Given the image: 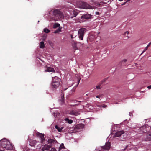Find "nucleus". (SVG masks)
Listing matches in <instances>:
<instances>
[{
  "instance_id": "nucleus-1",
  "label": "nucleus",
  "mask_w": 151,
  "mask_h": 151,
  "mask_svg": "<svg viewBox=\"0 0 151 151\" xmlns=\"http://www.w3.org/2000/svg\"><path fill=\"white\" fill-rule=\"evenodd\" d=\"M47 15L46 17L49 21H58L63 19L64 17L61 10L56 8H52L48 10Z\"/></svg>"
},
{
  "instance_id": "nucleus-2",
  "label": "nucleus",
  "mask_w": 151,
  "mask_h": 151,
  "mask_svg": "<svg viewBox=\"0 0 151 151\" xmlns=\"http://www.w3.org/2000/svg\"><path fill=\"white\" fill-rule=\"evenodd\" d=\"M0 147L6 150H12L14 148L12 144L6 138L0 140Z\"/></svg>"
},
{
  "instance_id": "nucleus-3",
  "label": "nucleus",
  "mask_w": 151,
  "mask_h": 151,
  "mask_svg": "<svg viewBox=\"0 0 151 151\" xmlns=\"http://www.w3.org/2000/svg\"><path fill=\"white\" fill-rule=\"evenodd\" d=\"M92 4L95 6H92L86 3L81 2H79V4L78 5V8H82L86 9H93L96 8L97 7L96 6L100 5L99 2L96 1H93Z\"/></svg>"
},
{
  "instance_id": "nucleus-4",
  "label": "nucleus",
  "mask_w": 151,
  "mask_h": 151,
  "mask_svg": "<svg viewBox=\"0 0 151 151\" xmlns=\"http://www.w3.org/2000/svg\"><path fill=\"white\" fill-rule=\"evenodd\" d=\"M137 124H133L132 128H134V131L137 133H145L148 130L149 126L145 124L139 127L137 126Z\"/></svg>"
},
{
  "instance_id": "nucleus-5",
  "label": "nucleus",
  "mask_w": 151,
  "mask_h": 151,
  "mask_svg": "<svg viewBox=\"0 0 151 151\" xmlns=\"http://www.w3.org/2000/svg\"><path fill=\"white\" fill-rule=\"evenodd\" d=\"M60 84V79L56 76L52 77V82L51 83L52 88H56L58 87Z\"/></svg>"
},
{
  "instance_id": "nucleus-6",
  "label": "nucleus",
  "mask_w": 151,
  "mask_h": 151,
  "mask_svg": "<svg viewBox=\"0 0 151 151\" xmlns=\"http://www.w3.org/2000/svg\"><path fill=\"white\" fill-rule=\"evenodd\" d=\"M120 137L123 139H124L127 137L126 134L123 131H118L114 135L113 137Z\"/></svg>"
},
{
  "instance_id": "nucleus-7",
  "label": "nucleus",
  "mask_w": 151,
  "mask_h": 151,
  "mask_svg": "<svg viewBox=\"0 0 151 151\" xmlns=\"http://www.w3.org/2000/svg\"><path fill=\"white\" fill-rule=\"evenodd\" d=\"M86 29L85 28H82L79 29L78 32V37L81 40H83V37Z\"/></svg>"
},
{
  "instance_id": "nucleus-8",
  "label": "nucleus",
  "mask_w": 151,
  "mask_h": 151,
  "mask_svg": "<svg viewBox=\"0 0 151 151\" xmlns=\"http://www.w3.org/2000/svg\"><path fill=\"white\" fill-rule=\"evenodd\" d=\"M137 148L136 147L130 144L127 145L125 148L124 149V151L127 150V151H137Z\"/></svg>"
},
{
  "instance_id": "nucleus-9",
  "label": "nucleus",
  "mask_w": 151,
  "mask_h": 151,
  "mask_svg": "<svg viewBox=\"0 0 151 151\" xmlns=\"http://www.w3.org/2000/svg\"><path fill=\"white\" fill-rule=\"evenodd\" d=\"M36 134L37 137L39 138L40 140V142H42L45 140L44 138V134L42 133H40L38 132H35V133H33V135H34V134Z\"/></svg>"
},
{
  "instance_id": "nucleus-10",
  "label": "nucleus",
  "mask_w": 151,
  "mask_h": 151,
  "mask_svg": "<svg viewBox=\"0 0 151 151\" xmlns=\"http://www.w3.org/2000/svg\"><path fill=\"white\" fill-rule=\"evenodd\" d=\"M91 15L90 14H84L81 17V20L82 22H84L86 20L91 19Z\"/></svg>"
},
{
  "instance_id": "nucleus-11",
  "label": "nucleus",
  "mask_w": 151,
  "mask_h": 151,
  "mask_svg": "<svg viewBox=\"0 0 151 151\" xmlns=\"http://www.w3.org/2000/svg\"><path fill=\"white\" fill-rule=\"evenodd\" d=\"M111 147L110 143L109 142H106L104 146H101V148L103 149L108 150L110 149Z\"/></svg>"
},
{
  "instance_id": "nucleus-12",
  "label": "nucleus",
  "mask_w": 151,
  "mask_h": 151,
  "mask_svg": "<svg viewBox=\"0 0 151 151\" xmlns=\"http://www.w3.org/2000/svg\"><path fill=\"white\" fill-rule=\"evenodd\" d=\"M78 13L75 10H73L70 13L69 16V18L71 19L73 18L74 17H76L78 15Z\"/></svg>"
},
{
  "instance_id": "nucleus-13",
  "label": "nucleus",
  "mask_w": 151,
  "mask_h": 151,
  "mask_svg": "<svg viewBox=\"0 0 151 151\" xmlns=\"http://www.w3.org/2000/svg\"><path fill=\"white\" fill-rule=\"evenodd\" d=\"M51 146L47 144H45L42 146L41 150L42 151L48 150L51 148Z\"/></svg>"
},
{
  "instance_id": "nucleus-14",
  "label": "nucleus",
  "mask_w": 151,
  "mask_h": 151,
  "mask_svg": "<svg viewBox=\"0 0 151 151\" xmlns=\"http://www.w3.org/2000/svg\"><path fill=\"white\" fill-rule=\"evenodd\" d=\"M39 142L38 141H37L36 140L31 139L29 141V145L32 147H34L37 144L39 143Z\"/></svg>"
},
{
  "instance_id": "nucleus-15",
  "label": "nucleus",
  "mask_w": 151,
  "mask_h": 151,
  "mask_svg": "<svg viewBox=\"0 0 151 151\" xmlns=\"http://www.w3.org/2000/svg\"><path fill=\"white\" fill-rule=\"evenodd\" d=\"M69 114L73 115L78 116L79 114V112L77 111L71 110L69 112Z\"/></svg>"
},
{
  "instance_id": "nucleus-16",
  "label": "nucleus",
  "mask_w": 151,
  "mask_h": 151,
  "mask_svg": "<svg viewBox=\"0 0 151 151\" xmlns=\"http://www.w3.org/2000/svg\"><path fill=\"white\" fill-rule=\"evenodd\" d=\"M45 71V72H54L55 70L53 68L47 66L46 67V68Z\"/></svg>"
},
{
  "instance_id": "nucleus-17",
  "label": "nucleus",
  "mask_w": 151,
  "mask_h": 151,
  "mask_svg": "<svg viewBox=\"0 0 151 151\" xmlns=\"http://www.w3.org/2000/svg\"><path fill=\"white\" fill-rule=\"evenodd\" d=\"M48 143L50 145H52L55 143L57 142L55 139H49L48 140Z\"/></svg>"
},
{
  "instance_id": "nucleus-18",
  "label": "nucleus",
  "mask_w": 151,
  "mask_h": 151,
  "mask_svg": "<svg viewBox=\"0 0 151 151\" xmlns=\"http://www.w3.org/2000/svg\"><path fill=\"white\" fill-rule=\"evenodd\" d=\"M55 128L58 132H60L62 131V129L63 128V127L58 125H56L55 126Z\"/></svg>"
},
{
  "instance_id": "nucleus-19",
  "label": "nucleus",
  "mask_w": 151,
  "mask_h": 151,
  "mask_svg": "<svg viewBox=\"0 0 151 151\" xmlns=\"http://www.w3.org/2000/svg\"><path fill=\"white\" fill-rule=\"evenodd\" d=\"M64 120L65 121V123H68L69 124H71L73 122V120L71 119H69V118L68 117H67L65 118Z\"/></svg>"
},
{
  "instance_id": "nucleus-20",
  "label": "nucleus",
  "mask_w": 151,
  "mask_h": 151,
  "mask_svg": "<svg viewBox=\"0 0 151 151\" xmlns=\"http://www.w3.org/2000/svg\"><path fill=\"white\" fill-rule=\"evenodd\" d=\"M145 139L146 141H151V134L146 135Z\"/></svg>"
},
{
  "instance_id": "nucleus-21",
  "label": "nucleus",
  "mask_w": 151,
  "mask_h": 151,
  "mask_svg": "<svg viewBox=\"0 0 151 151\" xmlns=\"http://www.w3.org/2000/svg\"><path fill=\"white\" fill-rule=\"evenodd\" d=\"M76 127L77 128H78L79 129H82L84 127V125L82 124H77Z\"/></svg>"
},
{
  "instance_id": "nucleus-22",
  "label": "nucleus",
  "mask_w": 151,
  "mask_h": 151,
  "mask_svg": "<svg viewBox=\"0 0 151 151\" xmlns=\"http://www.w3.org/2000/svg\"><path fill=\"white\" fill-rule=\"evenodd\" d=\"M151 45V43L150 42L147 46L144 48V49L140 55H141L143 53H144L148 49L149 46Z\"/></svg>"
},
{
  "instance_id": "nucleus-23",
  "label": "nucleus",
  "mask_w": 151,
  "mask_h": 151,
  "mask_svg": "<svg viewBox=\"0 0 151 151\" xmlns=\"http://www.w3.org/2000/svg\"><path fill=\"white\" fill-rule=\"evenodd\" d=\"M65 148L63 144L62 143L58 148V150L59 151H63L62 149H64Z\"/></svg>"
},
{
  "instance_id": "nucleus-24",
  "label": "nucleus",
  "mask_w": 151,
  "mask_h": 151,
  "mask_svg": "<svg viewBox=\"0 0 151 151\" xmlns=\"http://www.w3.org/2000/svg\"><path fill=\"white\" fill-rule=\"evenodd\" d=\"M72 46L74 50H76L78 49V48L77 47L76 43V42H73L72 43Z\"/></svg>"
},
{
  "instance_id": "nucleus-25",
  "label": "nucleus",
  "mask_w": 151,
  "mask_h": 151,
  "mask_svg": "<svg viewBox=\"0 0 151 151\" xmlns=\"http://www.w3.org/2000/svg\"><path fill=\"white\" fill-rule=\"evenodd\" d=\"M53 115L54 117L56 118L60 115V113L57 111H55L53 113Z\"/></svg>"
},
{
  "instance_id": "nucleus-26",
  "label": "nucleus",
  "mask_w": 151,
  "mask_h": 151,
  "mask_svg": "<svg viewBox=\"0 0 151 151\" xmlns=\"http://www.w3.org/2000/svg\"><path fill=\"white\" fill-rule=\"evenodd\" d=\"M44 47L45 45L44 42H40V47L41 48H43Z\"/></svg>"
},
{
  "instance_id": "nucleus-27",
  "label": "nucleus",
  "mask_w": 151,
  "mask_h": 151,
  "mask_svg": "<svg viewBox=\"0 0 151 151\" xmlns=\"http://www.w3.org/2000/svg\"><path fill=\"white\" fill-rule=\"evenodd\" d=\"M60 27V24L58 23H55L53 26V28H55Z\"/></svg>"
},
{
  "instance_id": "nucleus-28",
  "label": "nucleus",
  "mask_w": 151,
  "mask_h": 151,
  "mask_svg": "<svg viewBox=\"0 0 151 151\" xmlns=\"http://www.w3.org/2000/svg\"><path fill=\"white\" fill-rule=\"evenodd\" d=\"M97 107H99L100 108H101V107L106 108L107 107V106L105 104H103L102 105H97Z\"/></svg>"
},
{
  "instance_id": "nucleus-29",
  "label": "nucleus",
  "mask_w": 151,
  "mask_h": 151,
  "mask_svg": "<svg viewBox=\"0 0 151 151\" xmlns=\"http://www.w3.org/2000/svg\"><path fill=\"white\" fill-rule=\"evenodd\" d=\"M44 32L46 33H49L50 31V30L48 29H47V28H45L43 30Z\"/></svg>"
},
{
  "instance_id": "nucleus-30",
  "label": "nucleus",
  "mask_w": 151,
  "mask_h": 151,
  "mask_svg": "<svg viewBox=\"0 0 151 151\" xmlns=\"http://www.w3.org/2000/svg\"><path fill=\"white\" fill-rule=\"evenodd\" d=\"M62 29V27H59L58 29H57V31L58 32V33H59L61 32V29Z\"/></svg>"
},
{
  "instance_id": "nucleus-31",
  "label": "nucleus",
  "mask_w": 151,
  "mask_h": 151,
  "mask_svg": "<svg viewBox=\"0 0 151 151\" xmlns=\"http://www.w3.org/2000/svg\"><path fill=\"white\" fill-rule=\"evenodd\" d=\"M64 95L63 94H62L61 95V101L62 102H63L64 101Z\"/></svg>"
},
{
  "instance_id": "nucleus-32",
  "label": "nucleus",
  "mask_w": 151,
  "mask_h": 151,
  "mask_svg": "<svg viewBox=\"0 0 151 151\" xmlns=\"http://www.w3.org/2000/svg\"><path fill=\"white\" fill-rule=\"evenodd\" d=\"M74 103H76V104L73 105V106L78 105L79 104V103L81 102V101H78L75 100L74 101Z\"/></svg>"
},
{
  "instance_id": "nucleus-33",
  "label": "nucleus",
  "mask_w": 151,
  "mask_h": 151,
  "mask_svg": "<svg viewBox=\"0 0 151 151\" xmlns=\"http://www.w3.org/2000/svg\"><path fill=\"white\" fill-rule=\"evenodd\" d=\"M50 151H59L58 150H56V149L54 147L51 148V149Z\"/></svg>"
},
{
  "instance_id": "nucleus-34",
  "label": "nucleus",
  "mask_w": 151,
  "mask_h": 151,
  "mask_svg": "<svg viewBox=\"0 0 151 151\" xmlns=\"http://www.w3.org/2000/svg\"><path fill=\"white\" fill-rule=\"evenodd\" d=\"M100 86H101L100 85H99L98 86H97L96 87V88L98 89H101Z\"/></svg>"
},
{
  "instance_id": "nucleus-35",
  "label": "nucleus",
  "mask_w": 151,
  "mask_h": 151,
  "mask_svg": "<svg viewBox=\"0 0 151 151\" xmlns=\"http://www.w3.org/2000/svg\"><path fill=\"white\" fill-rule=\"evenodd\" d=\"M108 78H106L105 79H104L102 81V83H103L104 82H105V81Z\"/></svg>"
},
{
  "instance_id": "nucleus-36",
  "label": "nucleus",
  "mask_w": 151,
  "mask_h": 151,
  "mask_svg": "<svg viewBox=\"0 0 151 151\" xmlns=\"http://www.w3.org/2000/svg\"><path fill=\"white\" fill-rule=\"evenodd\" d=\"M129 33V32L128 31H126L124 33V35L125 36H126L127 34L128 35Z\"/></svg>"
},
{
  "instance_id": "nucleus-37",
  "label": "nucleus",
  "mask_w": 151,
  "mask_h": 151,
  "mask_svg": "<svg viewBox=\"0 0 151 151\" xmlns=\"http://www.w3.org/2000/svg\"><path fill=\"white\" fill-rule=\"evenodd\" d=\"M127 61V60L126 59H124L123 60H122V62H126Z\"/></svg>"
},
{
  "instance_id": "nucleus-38",
  "label": "nucleus",
  "mask_w": 151,
  "mask_h": 151,
  "mask_svg": "<svg viewBox=\"0 0 151 151\" xmlns=\"http://www.w3.org/2000/svg\"><path fill=\"white\" fill-rule=\"evenodd\" d=\"M95 14L96 15H99V12H95Z\"/></svg>"
},
{
  "instance_id": "nucleus-39",
  "label": "nucleus",
  "mask_w": 151,
  "mask_h": 151,
  "mask_svg": "<svg viewBox=\"0 0 151 151\" xmlns=\"http://www.w3.org/2000/svg\"><path fill=\"white\" fill-rule=\"evenodd\" d=\"M147 88L149 89H151V85L147 86Z\"/></svg>"
},
{
  "instance_id": "nucleus-40",
  "label": "nucleus",
  "mask_w": 151,
  "mask_h": 151,
  "mask_svg": "<svg viewBox=\"0 0 151 151\" xmlns=\"http://www.w3.org/2000/svg\"><path fill=\"white\" fill-rule=\"evenodd\" d=\"M96 98H100V95H97L96 96Z\"/></svg>"
},
{
  "instance_id": "nucleus-41",
  "label": "nucleus",
  "mask_w": 151,
  "mask_h": 151,
  "mask_svg": "<svg viewBox=\"0 0 151 151\" xmlns=\"http://www.w3.org/2000/svg\"><path fill=\"white\" fill-rule=\"evenodd\" d=\"M54 33H58V31H57V30H55L54 32Z\"/></svg>"
},
{
  "instance_id": "nucleus-42",
  "label": "nucleus",
  "mask_w": 151,
  "mask_h": 151,
  "mask_svg": "<svg viewBox=\"0 0 151 151\" xmlns=\"http://www.w3.org/2000/svg\"><path fill=\"white\" fill-rule=\"evenodd\" d=\"M80 79H80H80L78 80V84L77 85V86H78V84H79V82H80Z\"/></svg>"
},
{
  "instance_id": "nucleus-43",
  "label": "nucleus",
  "mask_w": 151,
  "mask_h": 151,
  "mask_svg": "<svg viewBox=\"0 0 151 151\" xmlns=\"http://www.w3.org/2000/svg\"><path fill=\"white\" fill-rule=\"evenodd\" d=\"M127 120H125L124 122H123V123H124V122H125L126 123H127Z\"/></svg>"
},
{
  "instance_id": "nucleus-44",
  "label": "nucleus",
  "mask_w": 151,
  "mask_h": 151,
  "mask_svg": "<svg viewBox=\"0 0 151 151\" xmlns=\"http://www.w3.org/2000/svg\"><path fill=\"white\" fill-rule=\"evenodd\" d=\"M74 21L73 22H73H76L77 21H76V20H74Z\"/></svg>"
},
{
  "instance_id": "nucleus-45",
  "label": "nucleus",
  "mask_w": 151,
  "mask_h": 151,
  "mask_svg": "<svg viewBox=\"0 0 151 151\" xmlns=\"http://www.w3.org/2000/svg\"><path fill=\"white\" fill-rule=\"evenodd\" d=\"M132 115V113L131 112H129V115L131 116Z\"/></svg>"
},
{
  "instance_id": "nucleus-46",
  "label": "nucleus",
  "mask_w": 151,
  "mask_h": 151,
  "mask_svg": "<svg viewBox=\"0 0 151 151\" xmlns=\"http://www.w3.org/2000/svg\"><path fill=\"white\" fill-rule=\"evenodd\" d=\"M29 149H27L26 151H29Z\"/></svg>"
},
{
  "instance_id": "nucleus-47",
  "label": "nucleus",
  "mask_w": 151,
  "mask_h": 151,
  "mask_svg": "<svg viewBox=\"0 0 151 151\" xmlns=\"http://www.w3.org/2000/svg\"><path fill=\"white\" fill-rule=\"evenodd\" d=\"M72 90H73V91H74L75 90V89L74 90V88H73V89Z\"/></svg>"
},
{
  "instance_id": "nucleus-48",
  "label": "nucleus",
  "mask_w": 151,
  "mask_h": 151,
  "mask_svg": "<svg viewBox=\"0 0 151 151\" xmlns=\"http://www.w3.org/2000/svg\"><path fill=\"white\" fill-rule=\"evenodd\" d=\"M108 3H109V4L110 3V2H109V1H108Z\"/></svg>"
},
{
  "instance_id": "nucleus-49",
  "label": "nucleus",
  "mask_w": 151,
  "mask_h": 151,
  "mask_svg": "<svg viewBox=\"0 0 151 151\" xmlns=\"http://www.w3.org/2000/svg\"><path fill=\"white\" fill-rule=\"evenodd\" d=\"M47 94H48V93H47Z\"/></svg>"
},
{
  "instance_id": "nucleus-50",
  "label": "nucleus",
  "mask_w": 151,
  "mask_h": 151,
  "mask_svg": "<svg viewBox=\"0 0 151 151\" xmlns=\"http://www.w3.org/2000/svg\"><path fill=\"white\" fill-rule=\"evenodd\" d=\"M130 0H128V1H129Z\"/></svg>"
},
{
  "instance_id": "nucleus-51",
  "label": "nucleus",
  "mask_w": 151,
  "mask_h": 151,
  "mask_svg": "<svg viewBox=\"0 0 151 151\" xmlns=\"http://www.w3.org/2000/svg\"><path fill=\"white\" fill-rule=\"evenodd\" d=\"M119 1H121V0H119Z\"/></svg>"
}]
</instances>
